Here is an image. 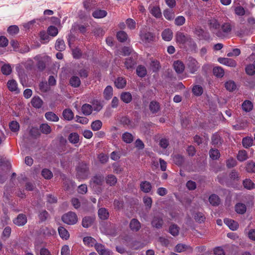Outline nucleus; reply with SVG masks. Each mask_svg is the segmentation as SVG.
<instances>
[{"mask_svg": "<svg viewBox=\"0 0 255 255\" xmlns=\"http://www.w3.org/2000/svg\"><path fill=\"white\" fill-rule=\"evenodd\" d=\"M89 174V167L86 163H82L77 168V177L80 180L86 179Z\"/></svg>", "mask_w": 255, "mask_h": 255, "instance_id": "obj_1", "label": "nucleus"}, {"mask_svg": "<svg viewBox=\"0 0 255 255\" xmlns=\"http://www.w3.org/2000/svg\"><path fill=\"white\" fill-rule=\"evenodd\" d=\"M210 29L218 37H222L223 33L221 30V25L218 21L212 18L208 21Z\"/></svg>", "mask_w": 255, "mask_h": 255, "instance_id": "obj_2", "label": "nucleus"}, {"mask_svg": "<svg viewBox=\"0 0 255 255\" xmlns=\"http://www.w3.org/2000/svg\"><path fill=\"white\" fill-rule=\"evenodd\" d=\"M186 66L189 72L194 74L199 69L200 65L195 58L189 57L186 60Z\"/></svg>", "mask_w": 255, "mask_h": 255, "instance_id": "obj_3", "label": "nucleus"}, {"mask_svg": "<svg viewBox=\"0 0 255 255\" xmlns=\"http://www.w3.org/2000/svg\"><path fill=\"white\" fill-rule=\"evenodd\" d=\"M62 220L64 223L68 225H74L77 222L78 218L75 213L69 212L63 215Z\"/></svg>", "mask_w": 255, "mask_h": 255, "instance_id": "obj_4", "label": "nucleus"}, {"mask_svg": "<svg viewBox=\"0 0 255 255\" xmlns=\"http://www.w3.org/2000/svg\"><path fill=\"white\" fill-rule=\"evenodd\" d=\"M175 39L177 43L181 45H184L188 42L191 43L192 41V39L190 36L181 31L176 32L175 34Z\"/></svg>", "mask_w": 255, "mask_h": 255, "instance_id": "obj_5", "label": "nucleus"}, {"mask_svg": "<svg viewBox=\"0 0 255 255\" xmlns=\"http://www.w3.org/2000/svg\"><path fill=\"white\" fill-rule=\"evenodd\" d=\"M218 61L222 64L231 67H235L237 66L236 61L230 58L220 57L218 59Z\"/></svg>", "mask_w": 255, "mask_h": 255, "instance_id": "obj_6", "label": "nucleus"}, {"mask_svg": "<svg viewBox=\"0 0 255 255\" xmlns=\"http://www.w3.org/2000/svg\"><path fill=\"white\" fill-rule=\"evenodd\" d=\"M13 223L18 226H24L27 223V217L24 214H20L13 220Z\"/></svg>", "mask_w": 255, "mask_h": 255, "instance_id": "obj_7", "label": "nucleus"}, {"mask_svg": "<svg viewBox=\"0 0 255 255\" xmlns=\"http://www.w3.org/2000/svg\"><path fill=\"white\" fill-rule=\"evenodd\" d=\"M140 36L142 42L145 43H149L153 41L154 39L153 34L149 32H141L140 34Z\"/></svg>", "mask_w": 255, "mask_h": 255, "instance_id": "obj_8", "label": "nucleus"}, {"mask_svg": "<svg viewBox=\"0 0 255 255\" xmlns=\"http://www.w3.org/2000/svg\"><path fill=\"white\" fill-rule=\"evenodd\" d=\"M104 181V176L102 175H96L91 180V186L94 188L96 185H101Z\"/></svg>", "mask_w": 255, "mask_h": 255, "instance_id": "obj_9", "label": "nucleus"}, {"mask_svg": "<svg viewBox=\"0 0 255 255\" xmlns=\"http://www.w3.org/2000/svg\"><path fill=\"white\" fill-rule=\"evenodd\" d=\"M129 228L133 232L138 231L141 228L140 223L136 219H132L129 223Z\"/></svg>", "mask_w": 255, "mask_h": 255, "instance_id": "obj_10", "label": "nucleus"}, {"mask_svg": "<svg viewBox=\"0 0 255 255\" xmlns=\"http://www.w3.org/2000/svg\"><path fill=\"white\" fill-rule=\"evenodd\" d=\"M7 86L8 90L11 92H14L15 93H19V90L17 87V83L14 80L8 81Z\"/></svg>", "mask_w": 255, "mask_h": 255, "instance_id": "obj_11", "label": "nucleus"}, {"mask_svg": "<svg viewBox=\"0 0 255 255\" xmlns=\"http://www.w3.org/2000/svg\"><path fill=\"white\" fill-rule=\"evenodd\" d=\"M161 36L164 40L169 41L173 37V32L169 28L165 29L162 31Z\"/></svg>", "mask_w": 255, "mask_h": 255, "instance_id": "obj_12", "label": "nucleus"}, {"mask_svg": "<svg viewBox=\"0 0 255 255\" xmlns=\"http://www.w3.org/2000/svg\"><path fill=\"white\" fill-rule=\"evenodd\" d=\"M163 222L162 218L159 216H155L151 222V224L153 227L159 229L160 228Z\"/></svg>", "mask_w": 255, "mask_h": 255, "instance_id": "obj_13", "label": "nucleus"}, {"mask_svg": "<svg viewBox=\"0 0 255 255\" xmlns=\"http://www.w3.org/2000/svg\"><path fill=\"white\" fill-rule=\"evenodd\" d=\"M224 223L233 231L236 230L238 228L239 225L238 223L232 219H224Z\"/></svg>", "mask_w": 255, "mask_h": 255, "instance_id": "obj_14", "label": "nucleus"}, {"mask_svg": "<svg viewBox=\"0 0 255 255\" xmlns=\"http://www.w3.org/2000/svg\"><path fill=\"white\" fill-rule=\"evenodd\" d=\"M173 67L177 73H181L185 69V66L183 63L180 61H175L173 63Z\"/></svg>", "mask_w": 255, "mask_h": 255, "instance_id": "obj_15", "label": "nucleus"}, {"mask_svg": "<svg viewBox=\"0 0 255 255\" xmlns=\"http://www.w3.org/2000/svg\"><path fill=\"white\" fill-rule=\"evenodd\" d=\"M31 103L32 106L35 108L39 109L43 104V101L38 96H34L32 98Z\"/></svg>", "mask_w": 255, "mask_h": 255, "instance_id": "obj_16", "label": "nucleus"}, {"mask_svg": "<svg viewBox=\"0 0 255 255\" xmlns=\"http://www.w3.org/2000/svg\"><path fill=\"white\" fill-rule=\"evenodd\" d=\"M121 99L125 103H129L132 100V96L128 92H123L121 95Z\"/></svg>", "mask_w": 255, "mask_h": 255, "instance_id": "obj_17", "label": "nucleus"}, {"mask_svg": "<svg viewBox=\"0 0 255 255\" xmlns=\"http://www.w3.org/2000/svg\"><path fill=\"white\" fill-rule=\"evenodd\" d=\"M141 191L145 193H148L151 189V185L150 182L144 181L142 182L140 185Z\"/></svg>", "mask_w": 255, "mask_h": 255, "instance_id": "obj_18", "label": "nucleus"}, {"mask_svg": "<svg viewBox=\"0 0 255 255\" xmlns=\"http://www.w3.org/2000/svg\"><path fill=\"white\" fill-rule=\"evenodd\" d=\"M126 80L123 77H118L115 81V84L118 89H123L126 85Z\"/></svg>", "mask_w": 255, "mask_h": 255, "instance_id": "obj_19", "label": "nucleus"}, {"mask_svg": "<svg viewBox=\"0 0 255 255\" xmlns=\"http://www.w3.org/2000/svg\"><path fill=\"white\" fill-rule=\"evenodd\" d=\"M62 115L65 120L71 121L74 118V114L71 110L67 109L63 111Z\"/></svg>", "mask_w": 255, "mask_h": 255, "instance_id": "obj_20", "label": "nucleus"}, {"mask_svg": "<svg viewBox=\"0 0 255 255\" xmlns=\"http://www.w3.org/2000/svg\"><path fill=\"white\" fill-rule=\"evenodd\" d=\"M94 221V218L93 217H85L82 220V226L84 228L90 227Z\"/></svg>", "mask_w": 255, "mask_h": 255, "instance_id": "obj_21", "label": "nucleus"}, {"mask_svg": "<svg viewBox=\"0 0 255 255\" xmlns=\"http://www.w3.org/2000/svg\"><path fill=\"white\" fill-rule=\"evenodd\" d=\"M104 96L105 99L110 100L113 94V88L111 86H108L104 91Z\"/></svg>", "mask_w": 255, "mask_h": 255, "instance_id": "obj_22", "label": "nucleus"}, {"mask_svg": "<svg viewBox=\"0 0 255 255\" xmlns=\"http://www.w3.org/2000/svg\"><path fill=\"white\" fill-rule=\"evenodd\" d=\"M45 118L49 121L56 122L59 121L58 117L52 112H48L45 114Z\"/></svg>", "mask_w": 255, "mask_h": 255, "instance_id": "obj_23", "label": "nucleus"}, {"mask_svg": "<svg viewBox=\"0 0 255 255\" xmlns=\"http://www.w3.org/2000/svg\"><path fill=\"white\" fill-rule=\"evenodd\" d=\"M107 14L106 11L101 9H97L93 11L92 15L96 18H102L105 17Z\"/></svg>", "mask_w": 255, "mask_h": 255, "instance_id": "obj_24", "label": "nucleus"}, {"mask_svg": "<svg viewBox=\"0 0 255 255\" xmlns=\"http://www.w3.org/2000/svg\"><path fill=\"white\" fill-rule=\"evenodd\" d=\"M135 64V59L131 57L127 58L125 62V66L128 69H132Z\"/></svg>", "mask_w": 255, "mask_h": 255, "instance_id": "obj_25", "label": "nucleus"}, {"mask_svg": "<svg viewBox=\"0 0 255 255\" xmlns=\"http://www.w3.org/2000/svg\"><path fill=\"white\" fill-rule=\"evenodd\" d=\"M149 107V110L152 113H156L160 109L159 104L156 101H151Z\"/></svg>", "mask_w": 255, "mask_h": 255, "instance_id": "obj_26", "label": "nucleus"}, {"mask_svg": "<svg viewBox=\"0 0 255 255\" xmlns=\"http://www.w3.org/2000/svg\"><path fill=\"white\" fill-rule=\"evenodd\" d=\"M93 108L90 104H85L82 107V111L84 115L86 116L90 115L92 111Z\"/></svg>", "mask_w": 255, "mask_h": 255, "instance_id": "obj_27", "label": "nucleus"}, {"mask_svg": "<svg viewBox=\"0 0 255 255\" xmlns=\"http://www.w3.org/2000/svg\"><path fill=\"white\" fill-rule=\"evenodd\" d=\"M235 210L238 214H244L246 212L247 207L244 204L239 203L235 206Z\"/></svg>", "mask_w": 255, "mask_h": 255, "instance_id": "obj_28", "label": "nucleus"}, {"mask_svg": "<svg viewBox=\"0 0 255 255\" xmlns=\"http://www.w3.org/2000/svg\"><path fill=\"white\" fill-rule=\"evenodd\" d=\"M69 142L72 144H76L79 141V136L76 132L71 133L68 136Z\"/></svg>", "mask_w": 255, "mask_h": 255, "instance_id": "obj_29", "label": "nucleus"}, {"mask_svg": "<svg viewBox=\"0 0 255 255\" xmlns=\"http://www.w3.org/2000/svg\"><path fill=\"white\" fill-rule=\"evenodd\" d=\"M209 201L213 206H218L220 203V199L217 195L212 194L209 197Z\"/></svg>", "mask_w": 255, "mask_h": 255, "instance_id": "obj_30", "label": "nucleus"}, {"mask_svg": "<svg viewBox=\"0 0 255 255\" xmlns=\"http://www.w3.org/2000/svg\"><path fill=\"white\" fill-rule=\"evenodd\" d=\"M242 107L243 111L249 112L253 109V105L251 101L246 100L242 104Z\"/></svg>", "mask_w": 255, "mask_h": 255, "instance_id": "obj_31", "label": "nucleus"}, {"mask_svg": "<svg viewBox=\"0 0 255 255\" xmlns=\"http://www.w3.org/2000/svg\"><path fill=\"white\" fill-rule=\"evenodd\" d=\"M83 242L88 247H93L96 244V240L91 237H86L83 239Z\"/></svg>", "mask_w": 255, "mask_h": 255, "instance_id": "obj_32", "label": "nucleus"}, {"mask_svg": "<svg viewBox=\"0 0 255 255\" xmlns=\"http://www.w3.org/2000/svg\"><path fill=\"white\" fill-rule=\"evenodd\" d=\"M221 30L223 33V37L228 34L231 31V26L229 23H225L221 25Z\"/></svg>", "mask_w": 255, "mask_h": 255, "instance_id": "obj_33", "label": "nucleus"}, {"mask_svg": "<svg viewBox=\"0 0 255 255\" xmlns=\"http://www.w3.org/2000/svg\"><path fill=\"white\" fill-rule=\"evenodd\" d=\"M98 215L100 219L102 220H106L109 217V214L106 208H102L98 211Z\"/></svg>", "mask_w": 255, "mask_h": 255, "instance_id": "obj_34", "label": "nucleus"}, {"mask_svg": "<svg viewBox=\"0 0 255 255\" xmlns=\"http://www.w3.org/2000/svg\"><path fill=\"white\" fill-rule=\"evenodd\" d=\"M58 232L60 237L63 239L67 240L69 238V234L64 228L62 227H59Z\"/></svg>", "mask_w": 255, "mask_h": 255, "instance_id": "obj_35", "label": "nucleus"}, {"mask_svg": "<svg viewBox=\"0 0 255 255\" xmlns=\"http://www.w3.org/2000/svg\"><path fill=\"white\" fill-rule=\"evenodd\" d=\"M102 122L100 120H96L91 124V128L94 131H97L100 129L102 127Z\"/></svg>", "mask_w": 255, "mask_h": 255, "instance_id": "obj_36", "label": "nucleus"}, {"mask_svg": "<svg viewBox=\"0 0 255 255\" xmlns=\"http://www.w3.org/2000/svg\"><path fill=\"white\" fill-rule=\"evenodd\" d=\"M248 158L247 152L246 150H243L239 151L237 155V159L240 161H244Z\"/></svg>", "mask_w": 255, "mask_h": 255, "instance_id": "obj_37", "label": "nucleus"}, {"mask_svg": "<svg viewBox=\"0 0 255 255\" xmlns=\"http://www.w3.org/2000/svg\"><path fill=\"white\" fill-rule=\"evenodd\" d=\"M70 85L74 87H78L81 84V81L77 76H73L70 79Z\"/></svg>", "mask_w": 255, "mask_h": 255, "instance_id": "obj_38", "label": "nucleus"}, {"mask_svg": "<svg viewBox=\"0 0 255 255\" xmlns=\"http://www.w3.org/2000/svg\"><path fill=\"white\" fill-rule=\"evenodd\" d=\"M243 185L244 187L248 189L251 190L255 188V184L253 182V181L250 179H246L243 181Z\"/></svg>", "mask_w": 255, "mask_h": 255, "instance_id": "obj_39", "label": "nucleus"}, {"mask_svg": "<svg viewBox=\"0 0 255 255\" xmlns=\"http://www.w3.org/2000/svg\"><path fill=\"white\" fill-rule=\"evenodd\" d=\"M107 184L110 186L115 185L117 182V178L113 175H109L106 178Z\"/></svg>", "mask_w": 255, "mask_h": 255, "instance_id": "obj_40", "label": "nucleus"}, {"mask_svg": "<svg viewBox=\"0 0 255 255\" xmlns=\"http://www.w3.org/2000/svg\"><path fill=\"white\" fill-rule=\"evenodd\" d=\"M213 73L217 77H222L224 75V70L221 67H215L213 69Z\"/></svg>", "mask_w": 255, "mask_h": 255, "instance_id": "obj_41", "label": "nucleus"}, {"mask_svg": "<svg viewBox=\"0 0 255 255\" xmlns=\"http://www.w3.org/2000/svg\"><path fill=\"white\" fill-rule=\"evenodd\" d=\"M169 233L173 236H176L179 234V228L175 224L171 225L169 229Z\"/></svg>", "mask_w": 255, "mask_h": 255, "instance_id": "obj_42", "label": "nucleus"}, {"mask_svg": "<svg viewBox=\"0 0 255 255\" xmlns=\"http://www.w3.org/2000/svg\"><path fill=\"white\" fill-rule=\"evenodd\" d=\"M123 140L126 143H131L133 140V137L132 135L128 132L123 133L122 136Z\"/></svg>", "mask_w": 255, "mask_h": 255, "instance_id": "obj_43", "label": "nucleus"}, {"mask_svg": "<svg viewBox=\"0 0 255 255\" xmlns=\"http://www.w3.org/2000/svg\"><path fill=\"white\" fill-rule=\"evenodd\" d=\"M56 50L62 51L65 49V45L64 41L62 39H58L55 43V45Z\"/></svg>", "mask_w": 255, "mask_h": 255, "instance_id": "obj_44", "label": "nucleus"}, {"mask_svg": "<svg viewBox=\"0 0 255 255\" xmlns=\"http://www.w3.org/2000/svg\"><path fill=\"white\" fill-rule=\"evenodd\" d=\"M235 13L238 16H243L246 13L245 8L242 6L239 5L234 7Z\"/></svg>", "mask_w": 255, "mask_h": 255, "instance_id": "obj_45", "label": "nucleus"}, {"mask_svg": "<svg viewBox=\"0 0 255 255\" xmlns=\"http://www.w3.org/2000/svg\"><path fill=\"white\" fill-rule=\"evenodd\" d=\"M117 37L120 41L123 42L127 39L128 35L125 31H120L117 33Z\"/></svg>", "mask_w": 255, "mask_h": 255, "instance_id": "obj_46", "label": "nucleus"}, {"mask_svg": "<svg viewBox=\"0 0 255 255\" xmlns=\"http://www.w3.org/2000/svg\"><path fill=\"white\" fill-rule=\"evenodd\" d=\"M1 72L5 75H9L12 71V68L9 64H4L1 68Z\"/></svg>", "mask_w": 255, "mask_h": 255, "instance_id": "obj_47", "label": "nucleus"}, {"mask_svg": "<svg viewBox=\"0 0 255 255\" xmlns=\"http://www.w3.org/2000/svg\"><path fill=\"white\" fill-rule=\"evenodd\" d=\"M150 13L157 18H159L161 16V12L158 6L152 7L150 9Z\"/></svg>", "mask_w": 255, "mask_h": 255, "instance_id": "obj_48", "label": "nucleus"}, {"mask_svg": "<svg viewBox=\"0 0 255 255\" xmlns=\"http://www.w3.org/2000/svg\"><path fill=\"white\" fill-rule=\"evenodd\" d=\"M226 89L229 91H233L236 89V83L232 80H229L225 83Z\"/></svg>", "mask_w": 255, "mask_h": 255, "instance_id": "obj_49", "label": "nucleus"}, {"mask_svg": "<svg viewBox=\"0 0 255 255\" xmlns=\"http://www.w3.org/2000/svg\"><path fill=\"white\" fill-rule=\"evenodd\" d=\"M40 129L41 131L44 134H47L51 132V129L50 127L47 124H42L40 126Z\"/></svg>", "mask_w": 255, "mask_h": 255, "instance_id": "obj_50", "label": "nucleus"}, {"mask_svg": "<svg viewBox=\"0 0 255 255\" xmlns=\"http://www.w3.org/2000/svg\"><path fill=\"white\" fill-rule=\"evenodd\" d=\"M136 73L140 77H143L146 74V70L143 66H138L136 68Z\"/></svg>", "mask_w": 255, "mask_h": 255, "instance_id": "obj_51", "label": "nucleus"}, {"mask_svg": "<svg viewBox=\"0 0 255 255\" xmlns=\"http://www.w3.org/2000/svg\"><path fill=\"white\" fill-rule=\"evenodd\" d=\"M210 156L213 159H217L220 156V153L218 149H211L209 152Z\"/></svg>", "mask_w": 255, "mask_h": 255, "instance_id": "obj_52", "label": "nucleus"}, {"mask_svg": "<svg viewBox=\"0 0 255 255\" xmlns=\"http://www.w3.org/2000/svg\"><path fill=\"white\" fill-rule=\"evenodd\" d=\"M163 15L168 20H172L174 17V13L172 10L166 9L163 12Z\"/></svg>", "mask_w": 255, "mask_h": 255, "instance_id": "obj_53", "label": "nucleus"}, {"mask_svg": "<svg viewBox=\"0 0 255 255\" xmlns=\"http://www.w3.org/2000/svg\"><path fill=\"white\" fill-rule=\"evenodd\" d=\"M41 174L42 176L46 179H49L53 176L52 172L48 169H43L42 170Z\"/></svg>", "mask_w": 255, "mask_h": 255, "instance_id": "obj_54", "label": "nucleus"}, {"mask_svg": "<svg viewBox=\"0 0 255 255\" xmlns=\"http://www.w3.org/2000/svg\"><path fill=\"white\" fill-rule=\"evenodd\" d=\"M253 139L251 137H246L243 139L242 143L245 148H248L252 145Z\"/></svg>", "mask_w": 255, "mask_h": 255, "instance_id": "obj_55", "label": "nucleus"}, {"mask_svg": "<svg viewBox=\"0 0 255 255\" xmlns=\"http://www.w3.org/2000/svg\"><path fill=\"white\" fill-rule=\"evenodd\" d=\"M194 219L197 222L201 223L204 221L205 217L202 213L198 212L195 214Z\"/></svg>", "mask_w": 255, "mask_h": 255, "instance_id": "obj_56", "label": "nucleus"}, {"mask_svg": "<svg viewBox=\"0 0 255 255\" xmlns=\"http://www.w3.org/2000/svg\"><path fill=\"white\" fill-rule=\"evenodd\" d=\"M126 24H127L128 27L131 30H132V29H134L135 28V26H136L135 21L131 18H128L127 19Z\"/></svg>", "mask_w": 255, "mask_h": 255, "instance_id": "obj_57", "label": "nucleus"}, {"mask_svg": "<svg viewBox=\"0 0 255 255\" xmlns=\"http://www.w3.org/2000/svg\"><path fill=\"white\" fill-rule=\"evenodd\" d=\"M185 18L183 16H178L175 19L174 23L177 26H181L185 22Z\"/></svg>", "mask_w": 255, "mask_h": 255, "instance_id": "obj_58", "label": "nucleus"}, {"mask_svg": "<svg viewBox=\"0 0 255 255\" xmlns=\"http://www.w3.org/2000/svg\"><path fill=\"white\" fill-rule=\"evenodd\" d=\"M193 93L196 96H200L203 93V88L201 86L196 85L192 89Z\"/></svg>", "mask_w": 255, "mask_h": 255, "instance_id": "obj_59", "label": "nucleus"}, {"mask_svg": "<svg viewBox=\"0 0 255 255\" xmlns=\"http://www.w3.org/2000/svg\"><path fill=\"white\" fill-rule=\"evenodd\" d=\"M246 72L248 75H253L255 74V68L253 64H249L246 67Z\"/></svg>", "mask_w": 255, "mask_h": 255, "instance_id": "obj_60", "label": "nucleus"}, {"mask_svg": "<svg viewBox=\"0 0 255 255\" xmlns=\"http://www.w3.org/2000/svg\"><path fill=\"white\" fill-rule=\"evenodd\" d=\"M8 32L11 35L17 34L19 32V28L16 25H11L7 29Z\"/></svg>", "mask_w": 255, "mask_h": 255, "instance_id": "obj_61", "label": "nucleus"}, {"mask_svg": "<svg viewBox=\"0 0 255 255\" xmlns=\"http://www.w3.org/2000/svg\"><path fill=\"white\" fill-rule=\"evenodd\" d=\"M9 128L13 132L17 131L19 128V124L16 121H12L9 124Z\"/></svg>", "mask_w": 255, "mask_h": 255, "instance_id": "obj_62", "label": "nucleus"}, {"mask_svg": "<svg viewBox=\"0 0 255 255\" xmlns=\"http://www.w3.org/2000/svg\"><path fill=\"white\" fill-rule=\"evenodd\" d=\"M143 202L147 209H150L152 203L151 197L148 196L144 197L143 198Z\"/></svg>", "mask_w": 255, "mask_h": 255, "instance_id": "obj_63", "label": "nucleus"}, {"mask_svg": "<svg viewBox=\"0 0 255 255\" xmlns=\"http://www.w3.org/2000/svg\"><path fill=\"white\" fill-rule=\"evenodd\" d=\"M246 170L248 172H255V163L252 161L248 162L246 166Z\"/></svg>", "mask_w": 255, "mask_h": 255, "instance_id": "obj_64", "label": "nucleus"}]
</instances>
